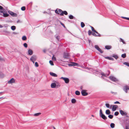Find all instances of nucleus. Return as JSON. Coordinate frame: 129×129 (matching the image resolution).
Listing matches in <instances>:
<instances>
[{
	"mask_svg": "<svg viewBox=\"0 0 129 129\" xmlns=\"http://www.w3.org/2000/svg\"><path fill=\"white\" fill-rule=\"evenodd\" d=\"M5 10L2 6H0V12L3 14L4 17H7L9 16V14H8L7 12L4 13Z\"/></svg>",
	"mask_w": 129,
	"mask_h": 129,
	"instance_id": "obj_1",
	"label": "nucleus"
},
{
	"mask_svg": "<svg viewBox=\"0 0 129 129\" xmlns=\"http://www.w3.org/2000/svg\"><path fill=\"white\" fill-rule=\"evenodd\" d=\"M100 116L104 119L106 120L107 119V117L103 114L101 109L100 110Z\"/></svg>",
	"mask_w": 129,
	"mask_h": 129,
	"instance_id": "obj_2",
	"label": "nucleus"
},
{
	"mask_svg": "<svg viewBox=\"0 0 129 129\" xmlns=\"http://www.w3.org/2000/svg\"><path fill=\"white\" fill-rule=\"evenodd\" d=\"M70 56L69 53L64 52L63 53V58H64L69 59L70 58Z\"/></svg>",
	"mask_w": 129,
	"mask_h": 129,
	"instance_id": "obj_3",
	"label": "nucleus"
},
{
	"mask_svg": "<svg viewBox=\"0 0 129 129\" xmlns=\"http://www.w3.org/2000/svg\"><path fill=\"white\" fill-rule=\"evenodd\" d=\"M8 12L10 15L13 17H16L17 16V14L16 13H14L10 11H9Z\"/></svg>",
	"mask_w": 129,
	"mask_h": 129,
	"instance_id": "obj_4",
	"label": "nucleus"
},
{
	"mask_svg": "<svg viewBox=\"0 0 129 129\" xmlns=\"http://www.w3.org/2000/svg\"><path fill=\"white\" fill-rule=\"evenodd\" d=\"M109 78L111 80L113 81L116 82L118 81V80L113 76H110L109 77Z\"/></svg>",
	"mask_w": 129,
	"mask_h": 129,
	"instance_id": "obj_5",
	"label": "nucleus"
},
{
	"mask_svg": "<svg viewBox=\"0 0 129 129\" xmlns=\"http://www.w3.org/2000/svg\"><path fill=\"white\" fill-rule=\"evenodd\" d=\"M53 82H54L53 83H52L51 84V87L52 88H55L56 86V83H58V82L57 81H55L54 80H53Z\"/></svg>",
	"mask_w": 129,
	"mask_h": 129,
	"instance_id": "obj_6",
	"label": "nucleus"
},
{
	"mask_svg": "<svg viewBox=\"0 0 129 129\" xmlns=\"http://www.w3.org/2000/svg\"><path fill=\"white\" fill-rule=\"evenodd\" d=\"M68 66L69 67L72 66H78V63L74 62H71L70 63H69L68 64Z\"/></svg>",
	"mask_w": 129,
	"mask_h": 129,
	"instance_id": "obj_7",
	"label": "nucleus"
},
{
	"mask_svg": "<svg viewBox=\"0 0 129 129\" xmlns=\"http://www.w3.org/2000/svg\"><path fill=\"white\" fill-rule=\"evenodd\" d=\"M30 60L34 63V61H35L36 60V56L34 55H33L30 58Z\"/></svg>",
	"mask_w": 129,
	"mask_h": 129,
	"instance_id": "obj_8",
	"label": "nucleus"
},
{
	"mask_svg": "<svg viewBox=\"0 0 129 129\" xmlns=\"http://www.w3.org/2000/svg\"><path fill=\"white\" fill-rule=\"evenodd\" d=\"M86 91L85 90H82L81 91V93L82 95L83 96H85L87 95L88 93L86 92Z\"/></svg>",
	"mask_w": 129,
	"mask_h": 129,
	"instance_id": "obj_9",
	"label": "nucleus"
},
{
	"mask_svg": "<svg viewBox=\"0 0 129 129\" xmlns=\"http://www.w3.org/2000/svg\"><path fill=\"white\" fill-rule=\"evenodd\" d=\"M129 87H128L127 86H125L123 88V90L126 93H127V90H128Z\"/></svg>",
	"mask_w": 129,
	"mask_h": 129,
	"instance_id": "obj_10",
	"label": "nucleus"
},
{
	"mask_svg": "<svg viewBox=\"0 0 129 129\" xmlns=\"http://www.w3.org/2000/svg\"><path fill=\"white\" fill-rule=\"evenodd\" d=\"M15 82V80L13 78H12L8 82V83H14Z\"/></svg>",
	"mask_w": 129,
	"mask_h": 129,
	"instance_id": "obj_11",
	"label": "nucleus"
},
{
	"mask_svg": "<svg viewBox=\"0 0 129 129\" xmlns=\"http://www.w3.org/2000/svg\"><path fill=\"white\" fill-rule=\"evenodd\" d=\"M3 35H7L10 34V32L7 30L3 31Z\"/></svg>",
	"mask_w": 129,
	"mask_h": 129,
	"instance_id": "obj_12",
	"label": "nucleus"
},
{
	"mask_svg": "<svg viewBox=\"0 0 129 129\" xmlns=\"http://www.w3.org/2000/svg\"><path fill=\"white\" fill-rule=\"evenodd\" d=\"M120 113V114L122 115H125L127 114V113L125 112H124L122 110H120L119 111Z\"/></svg>",
	"mask_w": 129,
	"mask_h": 129,
	"instance_id": "obj_13",
	"label": "nucleus"
},
{
	"mask_svg": "<svg viewBox=\"0 0 129 129\" xmlns=\"http://www.w3.org/2000/svg\"><path fill=\"white\" fill-rule=\"evenodd\" d=\"M33 53V51L31 49H29L28 50V55H31Z\"/></svg>",
	"mask_w": 129,
	"mask_h": 129,
	"instance_id": "obj_14",
	"label": "nucleus"
},
{
	"mask_svg": "<svg viewBox=\"0 0 129 129\" xmlns=\"http://www.w3.org/2000/svg\"><path fill=\"white\" fill-rule=\"evenodd\" d=\"M118 107V106L117 105H113V106L112 110L113 111H115L116 110V109Z\"/></svg>",
	"mask_w": 129,
	"mask_h": 129,
	"instance_id": "obj_15",
	"label": "nucleus"
},
{
	"mask_svg": "<svg viewBox=\"0 0 129 129\" xmlns=\"http://www.w3.org/2000/svg\"><path fill=\"white\" fill-rule=\"evenodd\" d=\"M68 13L66 11H62V12L60 14V15L61 16L63 15L64 14L66 15H68Z\"/></svg>",
	"mask_w": 129,
	"mask_h": 129,
	"instance_id": "obj_16",
	"label": "nucleus"
},
{
	"mask_svg": "<svg viewBox=\"0 0 129 129\" xmlns=\"http://www.w3.org/2000/svg\"><path fill=\"white\" fill-rule=\"evenodd\" d=\"M50 74L51 76L53 77H57V74L52 72H50Z\"/></svg>",
	"mask_w": 129,
	"mask_h": 129,
	"instance_id": "obj_17",
	"label": "nucleus"
},
{
	"mask_svg": "<svg viewBox=\"0 0 129 129\" xmlns=\"http://www.w3.org/2000/svg\"><path fill=\"white\" fill-rule=\"evenodd\" d=\"M105 49L107 50H110L112 48V47L111 46L106 45L105 46Z\"/></svg>",
	"mask_w": 129,
	"mask_h": 129,
	"instance_id": "obj_18",
	"label": "nucleus"
},
{
	"mask_svg": "<svg viewBox=\"0 0 129 129\" xmlns=\"http://www.w3.org/2000/svg\"><path fill=\"white\" fill-rule=\"evenodd\" d=\"M91 34L93 36L96 37H100L101 36V35L100 34L99 35H96L95 33H92Z\"/></svg>",
	"mask_w": 129,
	"mask_h": 129,
	"instance_id": "obj_19",
	"label": "nucleus"
},
{
	"mask_svg": "<svg viewBox=\"0 0 129 129\" xmlns=\"http://www.w3.org/2000/svg\"><path fill=\"white\" fill-rule=\"evenodd\" d=\"M105 58L108 59L109 60H113V61L114 60V59L113 58H112L111 57H110L109 56H107V57H105Z\"/></svg>",
	"mask_w": 129,
	"mask_h": 129,
	"instance_id": "obj_20",
	"label": "nucleus"
},
{
	"mask_svg": "<svg viewBox=\"0 0 129 129\" xmlns=\"http://www.w3.org/2000/svg\"><path fill=\"white\" fill-rule=\"evenodd\" d=\"M112 57L115 58L116 59H117L118 58V56L117 54H113L112 55Z\"/></svg>",
	"mask_w": 129,
	"mask_h": 129,
	"instance_id": "obj_21",
	"label": "nucleus"
},
{
	"mask_svg": "<svg viewBox=\"0 0 129 129\" xmlns=\"http://www.w3.org/2000/svg\"><path fill=\"white\" fill-rule=\"evenodd\" d=\"M64 81L66 83H69V80L68 78H66V79H65L64 80Z\"/></svg>",
	"mask_w": 129,
	"mask_h": 129,
	"instance_id": "obj_22",
	"label": "nucleus"
},
{
	"mask_svg": "<svg viewBox=\"0 0 129 129\" xmlns=\"http://www.w3.org/2000/svg\"><path fill=\"white\" fill-rule=\"evenodd\" d=\"M110 113L111 112L108 109L106 110V114L109 115L110 114Z\"/></svg>",
	"mask_w": 129,
	"mask_h": 129,
	"instance_id": "obj_23",
	"label": "nucleus"
},
{
	"mask_svg": "<svg viewBox=\"0 0 129 129\" xmlns=\"http://www.w3.org/2000/svg\"><path fill=\"white\" fill-rule=\"evenodd\" d=\"M110 126L111 128H113L115 127V124L114 123H111L110 124Z\"/></svg>",
	"mask_w": 129,
	"mask_h": 129,
	"instance_id": "obj_24",
	"label": "nucleus"
},
{
	"mask_svg": "<svg viewBox=\"0 0 129 129\" xmlns=\"http://www.w3.org/2000/svg\"><path fill=\"white\" fill-rule=\"evenodd\" d=\"M11 29L12 30L14 31L16 29V27L15 26H11Z\"/></svg>",
	"mask_w": 129,
	"mask_h": 129,
	"instance_id": "obj_25",
	"label": "nucleus"
},
{
	"mask_svg": "<svg viewBox=\"0 0 129 129\" xmlns=\"http://www.w3.org/2000/svg\"><path fill=\"white\" fill-rule=\"evenodd\" d=\"M125 126L126 129H129V122L128 123H126Z\"/></svg>",
	"mask_w": 129,
	"mask_h": 129,
	"instance_id": "obj_26",
	"label": "nucleus"
},
{
	"mask_svg": "<svg viewBox=\"0 0 129 129\" xmlns=\"http://www.w3.org/2000/svg\"><path fill=\"white\" fill-rule=\"evenodd\" d=\"M75 94L76 95H79L80 94V92L79 91L77 90L75 91Z\"/></svg>",
	"mask_w": 129,
	"mask_h": 129,
	"instance_id": "obj_27",
	"label": "nucleus"
},
{
	"mask_svg": "<svg viewBox=\"0 0 129 129\" xmlns=\"http://www.w3.org/2000/svg\"><path fill=\"white\" fill-rule=\"evenodd\" d=\"M69 18L70 19H75V17H74L72 15H70L69 16Z\"/></svg>",
	"mask_w": 129,
	"mask_h": 129,
	"instance_id": "obj_28",
	"label": "nucleus"
},
{
	"mask_svg": "<svg viewBox=\"0 0 129 129\" xmlns=\"http://www.w3.org/2000/svg\"><path fill=\"white\" fill-rule=\"evenodd\" d=\"M81 26L82 28L83 27L85 26L84 23L83 22H81Z\"/></svg>",
	"mask_w": 129,
	"mask_h": 129,
	"instance_id": "obj_29",
	"label": "nucleus"
},
{
	"mask_svg": "<svg viewBox=\"0 0 129 129\" xmlns=\"http://www.w3.org/2000/svg\"><path fill=\"white\" fill-rule=\"evenodd\" d=\"M94 48L98 51L100 48L98 45H95L94 46Z\"/></svg>",
	"mask_w": 129,
	"mask_h": 129,
	"instance_id": "obj_30",
	"label": "nucleus"
},
{
	"mask_svg": "<svg viewBox=\"0 0 129 129\" xmlns=\"http://www.w3.org/2000/svg\"><path fill=\"white\" fill-rule=\"evenodd\" d=\"M113 115L111 114H109L108 116V117L110 119H112L113 117Z\"/></svg>",
	"mask_w": 129,
	"mask_h": 129,
	"instance_id": "obj_31",
	"label": "nucleus"
},
{
	"mask_svg": "<svg viewBox=\"0 0 129 129\" xmlns=\"http://www.w3.org/2000/svg\"><path fill=\"white\" fill-rule=\"evenodd\" d=\"M27 38L25 36H23L22 38V39L23 40L25 41L26 39Z\"/></svg>",
	"mask_w": 129,
	"mask_h": 129,
	"instance_id": "obj_32",
	"label": "nucleus"
},
{
	"mask_svg": "<svg viewBox=\"0 0 129 129\" xmlns=\"http://www.w3.org/2000/svg\"><path fill=\"white\" fill-rule=\"evenodd\" d=\"M76 102V100L74 99H73L71 100V102L73 103H75Z\"/></svg>",
	"mask_w": 129,
	"mask_h": 129,
	"instance_id": "obj_33",
	"label": "nucleus"
},
{
	"mask_svg": "<svg viewBox=\"0 0 129 129\" xmlns=\"http://www.w3.org/2000/svg\"><path fill=\"white\" fill-rule=\"evenodd\" d=\"M126 55L125 53H124L122 54L121 55V57L123 58H125L126 57Z\"/></svg>",
	"mask_w": 129,
	"mask_h": 129,
	"instance_id": "obj_34",
	"label": "nucleus"
},
{
	"mask_svg": "<svg viewBox=\"0 0 129 129\" xmlns=\"http://www.w3.org/2000/svg\"><path fill=\"white\" fill-rule=\"evenodd\" d=\"M123 64L128 67H129V63L125 62L123 63Z\"/></svg>",
	"mask_w": 129,
	"mask_h": 129,
	"instance_id": "obj_35",
	"label": "nucleus"
},
{
	"mask_svg": "<svg viewBox=\"0 0 129 129\" xmlns=\"http://www.w3.org/2000/svg\"><path fill=\"white\" fill-rule=\"evenodd\" d=\"M4 76V74L1 72H0V78H3Z\"/></svg>",
	"mask_w": 129,
	"mask_h": 129,
	"instance_id": "obj_36",
	"label": "nucleus"
},
{
	"mask_svg": "<svg viewBox=\"0 0 129 129\" xmlns=\"http://www.w3.org/2000/svg\"><path fill=\"white\" fill-rule=\"evenodd\" d=\"M49 62L50 64L52 66H53L54 65V64L53 63V62L52 60H50L49 61Z\"/></svg>",
	"mask_w": 129,
	"mask_h": 129,
	"instance_id": "obj_37",
	"label": "nucleus"
},
{
	"mask_svg": "<svg viewBox=\"0 0 129 129\" xmlns=\"http://www.w3.org/2000/svg\"><path fill=\"white\" fill-rule=\"evenodd\" d=\"M41 114V113H36L35 114H34V115L35 116H38L40 115Z\"/></svg>",
	"mask_w": 129,
	"mask_h": 129,
	"instance_id": "obj_38",
	"label": "nucleus"
},
{
	"mask_svg": "<svg viewBox=\"0 0 129 129\" xmlns=\"http://www.w3.org/2000/svg\"><path fill=\"white\" fill-rule=\"evenodd\" d=\"M120 42H122L123 44H125V42L121 38H120Z\"/></svg>",
	"mask_w": 129,
	"mask_h": 129,
	"instance_id": "obj_39",
	"label": "nucleus"
},
{
	"mask_svg": "<svg viewBox=\"0 0 129 129\" xmlns=\"http://www.w3.org/2000/svg\"><path fill=\"white\" fill-rule=\"evenodd\" d=\"M21 10L22 11H24L25 10V6H23L21 8Z\"/></svg>",
	"mask_w": 129,
	"mask_h": 129,
	"instance_id": "obj_40",
	"label": "nucleus"
},
{
	"mask_svg": "<svg viewBox=\"0 0 129 129\" xmlns=\"http://www.w3.org/2000/svg\"><path fill=\"white\" fill-rule=\"evenodd\" d=\"M119 114V113L118 111L115 112L114 114V115L115 116H117Z\"/></svg>",
	"mask_w": 129,
	"mask_h": 129,
	"instance_id": "obj_41",
	"label": "nucleus"
},
{
	"mask_svg": "<svg viewBox=\"0 0 129 129\" xmlns=\"http://www.w3.org/2000/svg\"><path fill=\"white\" fill-rule=\"evenodd\" d=\"M121 18L124 19H126L127 20H129V18L123 16H122Z\"/></svg>",
	"mask_w": 129,
	"mask_h": 129,
	"instance_id": "obj_42",
	"label": "nucleus"
},
{
	"mask_svg": "<svg viewBox=\"0 0 129 129\" xmlns=\"http://www.w3.org/2000/svg\"><path fill=\"white\" fill-rule=\"evenodd\" d=\"M90 26L91 27L92 30L94 32L95 30L94 29V28L91 26L90 25Z\"/></svg>",
	"mask_w": 129,
	"mask_h": 129,
	"instance_id": "obj_43",
	"label": "nucleus"
},
{
	"mask_svg": "<svg viewBox=\"0 0 129 129\" xmlns=\"http://www.w3.org/2000/svg\"><path fill=\"white\" fill-rule=\"evenodd\" d=\"M105 106L107 108H110V107H109L110 105H109V104H108V103L106 104Z\"/></svg>",
	"mask_w": 129,
	"mask_h": 129,
	"instance_id": "obj_44",
	"label": "nucleus"
},
{
	"mask_svg": "<svg viewBox=\"0 0 129 129\" xmlns=\"http://www.w3.org/2000/svg\"><path fill=\"white\" fill-rule=\"evenodd\" d=\"M23 46H24V47H25V48H26L27 47V44L26 43H24L23 44Z\"/></svg>",
	"mask_w": 129,
	"mask_h": 129,
	"instance_id": "obj_45",
	"label": "nucleus"
},
{
	"mask_svg": "<svg viewBox=\"0 0 129 129\" xmlns=\"http://www.w3.org/2000/svg\"><path fill=\"white\" fill-rule=\"evenodd\" d=\"M60 23L61 24V25H62L64 28H66V27L64 25L63 23H62L60 21Z\"/></svg>",
	"mask_w": 129,
	"mask_h": 129,
	"instance_id": "obj_46",
	"label": "nucleus"
},
{
	"mask_svg": "<svg viewBox=\"0 0 129 129\" xmlns=\"http://www.w3.org/2000/svg\"><path fill=\"white\" fill-rule=\"evenodd\" d=\"M35 66L36 67H38L39 66V64L37 62H35Z\"/></svg>",
	"mask_w": 129,
	"mask_h": 129,
	"instance_id": "obj_47",
	"label": "nucleus"
},
{
	"mask_svg": "<svg viewBox=\"0 0 129 129\" xmlns=\"http://www.w3.org/2000/svg\"><path fill=\"white\" fill-rule=\"evenodd\" d=\"M88 35H91L92 33H91V31L90 30H88Z\"/></svg>",
	"mask_w": 129,
	"mask_h": 129,
	"instance_id": "obj_48",
	"label": "nucleus"
},
{
	"mask_svg": "<svg viewBox=\"0 0 129 129\" xmlns=\"http://www.w3.org/2000/svg\"><path fill=\"white\" fill-rule=\"evenodd\" d=\"M98 51H99L101 53H103V51H102L100 48L99 49Z\"/></svg>",
	"mask_w": 129,
	"mask_h": 129,
	"instance_id": "obj_49",
	"label": "nucleus"
},
{
	"mask_svg": "<svg viewBox=\"0 0 129 129\" xmlns=\"http://www.w3.org/2000/svg\"><path fill=\"white\" fill-rule=\"evenodd\" d=\"M56 38L57 39L58 41L59 40V36H57L56 37Z\"/></svg>",
	"mask_w": 129,
	"mask_h": 129,
	"instance_id": "obj_50",
	"label": "nucleus"
},
{
	"mask_svg": "<svg viewBox=\"0 0 129 129\" xmlns=\"http://www.w3.org/2000/svg\"><path fill=\"white\" fill-rule=\"evenodd\" d=\"M52 59L53 60H56V58L55 57H54L53 55L52 57Z\"/></svg>",
	"mask_w": 129,
	"mask_h": 129,
	"instance_id": "obj_51",
	"label": "nucleus"
},
{
	"mask_svg": "<svg viewBox=\"0 0 129 129\" xmlns=\"http://www.w3.org/2000/svg\"><path fill=\"white\" fill-rule=\"evenodd\" d=\"M57 9L55 10V12L56 14H59V13L57 10Z\"/></svg>",
	"mask_w": 129,
	"mask_h": 129,
	"instance_id": "obj_52",
	"label": "nucleus"
},
{
	"mask_svg": "<svg viewBox=\"0 0 129 129\" xmlns=\"http://www.w3.org/2000/svg\"><path fill=\"white\" fill-rule=\"evenodd\" d=\"M62 11V10H61L60 9H58V13H61L62 11Z\"/></svg>",
	"mask_w": 129,
	"mask_h": 129,
	"instance_id": "obj_53",
	"label": "nucleus"
},
{
	"mask_svg": "<svg viewBox=\"0 0 129 129\" xmlns=\"http://www.w3.org/2000/svg\"><path fill=\"white\" fill-rule=\"evenodd\" d=\"M65 78V77H62L61 78V79H63L64 81V80L66 79V78Z\"/></svg>",
	"mask_w": 129,
	"mask_h": 129,
	"instance_id": "obj_54",
	"label": "nucleus"
},
{
	"mask_svg": "<svg viewBox=\"0 0 129 129\" xmlns=\"http://www.w3.org/2000/svg\"><path fill=\"white\" fill-rule=\"evenodd\" d=\"M120 103H119V102L118 101H116L114 103V104H120Z\"/></svg>",
	"mask_w": 129,
	"mask_h": 129,
	"instance_id": "obj_55",
	"label": "nucleus"
},
{
	"mask_svg": "<svg viewBox=\"0 0 129 129\" xmlns=\"http://www.w3.org/2000/svg\"><path fill=\"white\" fill-rule=\"evenodd\" d=\"M111 92L112 93V94H117V92H113V91H111Z\"/></svg>",
	"mask_w": 129,
	"mask_h": 129,
	"instance_id": "obj_56",
	"label": "nucleus"
},
{
	"mask_svg": "<svg viewBox=\"0 0 129 129\" xmlns=\"http://www.w3.org/2000/svg\"><path fill=\"white\" fill-rule=\"evenodd\" d=\"M22 22V21H21L20 20H18L17 21V23H21Z\"/></svg>",
	"mask_w": 129,
	"mask_h": 129,
	"instance_id": "obj_57",
	"label": "nucleus"
},
{
	"mask_svg": "<svg viewBox=\"0 0 129 129\" xmlns=\"http://www.w3.org/2000/svg\"><path fill=\"white\" fill-rule=\"evenodd\" d=\"M60 85L59 84H57V85H56V88H57L58 87H60Z\"/></svg>",
	"mask_w": 129,
	"mask_h": 129,
	"instance_id": "obj_58",
	"label": "nucleus"
},
{
	"mask_svg": "<svg viewBox=\"0 0 129 129\" xmlns=\"http://www.w3.org/2000/svg\"><path fill=\"white\" fill-rule=\"evenodd\" d=\"M95 33H96V34H98L97 35H99V34H99L98 33L97 31H96V30L94 31V32Z\"/></svg>",
	"mask_w": 129,
	"mask_h": 129,
	"instance_id": "obj_59",
	"label": "nucleus"
},
{
	"mask_svg": "<svg viewBox=\"0 0 129 129\" xmlns=\"http://www.w3.org/2000/svg\"><path fill=\"white\" fill-rule=\"evenodd\" d=\"M3 60V59L2 58L0 57V61H2Z\"/></svg>",
	"mask_w": 129,
	"mask_h": 129,
	"instance_id": "obj_60",
	"label": "nucleus"
},
{
	"mask_svg": "<svg viewBox=\"0 0 129 129\" xmlns=\"http://www.w3.org/2000/svg\"><path fill=\"white\" fill-rule=\"evenodd\" d=\"M3 27V26L2 25H1L0 24V28H2Z\"/></svg>",
	"mask_w": 129,
	"mask_h": 129,
	"instance_id": "obj_61",
	"label": "nucleus"
},
{
	"mask_svg": "<svg viewBox=\"0 0 129 129\" xmlns=\"http://www.w3.org/2000/svg\"><path fill=\"white\" fill-rule=\"evenodd\" d=\"M82 88H83V87L82 86H81L80 87V89H82Z\"/></svg>",
	"mask_w": 129,
	"mask_h": 129,
	"instance_id": "obj_62",
	"label": "nucleus"
},
{
	"mask_svg": "<svg viewBox=\"0 0 129 129\" xmlns=\"http://www.w3.org/2000/svg\"><path fill=\"white\" fill-rule=\"evenodd\" d=\"M3 92H0V94H1V95H2V93H3Z\"/></svg>",
	"mask_w": 129,
	"mask_h": 129,
	"instance_id": "obj_63",
	"label": "nucleus"
},
{
	"mask_svg": "<svg viewBox=\"0 0 129 129\" xmlns=\"http://www.w3.org/2000/svg\"><path fill=\"white\" fill-rule=\"evenodd\" d=\"M43 51V52H46V50H44Z\"/></svg>",
	"mask_w": 129,
	"mask_h": 129,
	"instance_id": "obj_64",
	"label": "nucleus"
}]
</instances>
